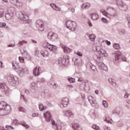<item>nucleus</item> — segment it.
<instances>
[{
	"label": "nucleus",
	"instance_id": "16",
	"mask_svg": "<svg viewBox=\"0 0 130 130\" xmlns=\"http://www.w3.org/2000/svg\"><path fill=\"white\" fill-rule=\"evenodd\" d=\"M63 113L64 116H67L68 117H74V115H73V113L70 110L63 111Z\"/></svg>",
	"mask_w": 130,
	"mask_h": 130
},
{
	"label": "nucleus",
	"instance_id": "63",
	"mask_svg": "<svg viewBox=\"0 0 130 130\" xmlns=\"http://www.w3.org/2000/svg\"><path fill=\"white\" fill-rule=\"evenodd\" d=\"M19 111H24V108L21 107L19 108Z\"/></svg>",
	"mask_w": 130,
	"mask_h": 130
},
{
	"label": "nucleus",
	"instance_id": "46",
	"mask_svg": "<svg viewBox=\"0 0 130 130\" xmlns=\"http://www.w3.org/2000/svg\"><path fill=\"white\" fill-rule=\"evenodd\" d=\"M68 80L71 83H74V82H75V78H68Z\"/></svg>",
	"mask_w": 130,
	"mask_h": 130
},
{
	"label": "nucleus",
	"instance_id": "32",
	"mask_svg": "<svg viewBox=\"0 0 130 130\" xmlns=\"http://www.w3.org/2000/svg\"><path fill=\"white\" fill-rule=\"evenodd\" d=\"M58 35L56 33L54 32V35H53V37L51 40H52V41H55L56 39H58Z\"/></svg>",
	"mask_w": 130,
	"mask_h": 130
},
{
	"label": "nucleus",
	"instance_id": "47",
	"mask_svg": "<svg viewBox=\"0 0 130 130\" xmlns=\"http://www.w3.org/2000/svg\"><path fill=\"white\" fill-rule=\"evenodd\" d=\"M92 128H93V129L98 130L99 129V126H97V125H93Z\"/></svg>",
	"mask_w": 130,
	"mask_h": 130
},
{
	"label": "nucleus",
	"instance_id": "59",
	"mask_svg": "<svg viewBox=\"0 0 130 130\" xmlns=\"http://www.w3.org/2000/svg\"><path fill=\"white\" fill-rule=\"evenodd\" d=\"M25 94H27V95H29V93H30V92L28 90H25Z\"/></svg>",
	"mask_w": 130,
	"mask_h": 130
},
{
	"label": "nucleus",
	"instance_id": "6",
	"mask_svg": "<svg viewBox=\"0 0 130 130\" xmlns=\"http://www.w3.org/2000/svg\"><path fill=\"white\" fill-rule=\"evenodd\" d=\"M5 78L11 85H18L19 84V80L17 77H14L13 75H7L5 76Z\"/></svg>",
	"mask_w": 130,
	"mask_h": 130
},
{
	"label": "nucleus",
	"instance_id": "26",
	"mask_svg": "<svg viewBox=\"0 0 130 130\" xmlns=\"http://www.w3.org/2000/svg\"><path fill=\"white\" fill-rule=\"evenodd\" d=\"M23 56H24V57L28 60L31 59V56H30V54H29L27 52H24L23 53Z\"/></svg>",
	"mask_w": 130,
	"mask_h": 130
},
{
	"label": "nucleus",
	"instance_id": "55",
	"mask_svg": "<svg viewBox=\"0 0 130 130\" xmlns=\"http://www.w3.org/2000/svg\"><path fill=\"white\" fill-rule=\"evenodd\" d=\"M6 128H11V129H14V128L12 126L6 125Z\"/></svg>",
	"mask_w": 130,
	"mask_h": 130
},
{
	"label": "nucleus",
	"instance_id": "51",
	"mask_svg": "<svg viewBox=\"0 0 130 130\" xmlns=\"http://www.w3.org/2000/svg\"><path fill=\"white\" fill-rule=\"evenodd\" d=\"M20 98L23 99L24 101H27V99H26V98H25V96L22 94H21Z\"/></svg>",
	"mask_w": 130,
	"mask_h": 130
},
{
	"label": "nucleus",
	"instance_id": "17",
	"mask_svg": "<svg viewBox=\"0 0 130 130\" xmlns=\"http://www.w3.org/2000/svg\"><path fill=\"white\" fill-rule=\"evenodd\" d=\"M40 72H41V68L39 67L38 68V72H37V67L34 70L33 75H34V76H39L40 75Z\"/></svg>",
	"mask_w": 130,
	"mask_h": 130
},
{
	"label": "nucleus",
	"instance_id": "53",
	"mask_svg": "<svg viewBox=\"0 0 130 130\" xmlns=\"http://www.w3.org/2000/svg\"><path fill=\"white\" fill-rule=\"evenodd\" d=\"M69 10L71 11L72 12V13H75V8H69Z\"/></svg>",
	"mask_w": 130,
	"mask_h": 130
},
{
	"label": "nucleus",
	"instance_id": "8",
	"mask_svg": "<svg viewBox=\"0 0 130 130\" xmlns=\"http://www.w3.org/2000/svg\"><path fill=\"white\" fill-rule=\"evenodd\" d=\"M36 26L39 31H41L42 32V31H44V25L43 24V22L41 20L39 19L37 20L36 22Z\"/></svg>",
	"mask_w": 130,
	"mask_h": 130
},
{
	"label": "nucleus",
	"instance_id": "36",
	"mask_svg": "<svg viewBox=\"0 0 130 130\" xmlns=\"http://www.w3.org/2000/svg\"><path fill=\"white\" fill-rule=\"evenodd\" d=\"M15 10H16L15 9V8L11 7V8L9 9L8 12L9 13H11V14H13L14 15V13L15 12Z\"/></svg>",
	"mask_w": 130,
	"mask_h": 130
},
{
	"label": "nucleus",
	"instance_id": "52",
	"mask_svg": "<svg viewBox=\"0 0 130 130\" xmlns=\"http://www.w3.org/2000/svg\"><path fill=\"white\" fill-rule=\"evenodd\" d=\"M76 53L77 55H78V56H83V54L81 52H77Z\"/></svg>",
	"mask_w": 130,
	"mask_h": 130
},
{
	"label": "nucleus",
	"instance_id": "27",
	"mask_svg": "<svg viewBox=\"0 0 130 130\" xmlns=\"http://www.w3.org/2000/svg\"><path fill=\"white\" fill-rule=\"evenodd\" d=\"M80 127V125L78 123H74L72 124V128L74 130L78 129Z\"/></svg>",
	"mask_w": 130,
	"mask_h": 130
},
{
	"label": "nucleus",
	"instance_id": "39",
	"mask_svg": "<svg viewBox=\"0 0 130 130\" xmlns=\"http://www.w3.org/2000/svg\"><path fill=\"white\" fill-rule=\"evenodd\" d=\"M41 54L44 57H45V56H47V55H48V51L45 50L43 52V53H41Z\"/></svg>",
	"mask_w": 130,
	"mask_h": 130
},
{
	"label": "nucleus",
	"instance_id": "1",
	"mask_svg": "<svg viewBox=\"0 0 130 130\" xmlns=\"http://www.w3.org/2000/svg\"><path fill=\"white\" fill-rule=\"evenodd\" d=\"M11 106L5 102L0 103V115L4 116L11 112Z\"/></svg>",
	"mask_w": 130,
	"mask_h": 130
},
{
	"label": "nucleus",
	"instance_id": "24",
	"mask_svg": "<svg viewBox=\"0 0 130 130\" xmlns=\"http://www.w3.org/2000/svg\"><path fill=\"white\" fill-rule=\"evenodd\" d=\"M90 6H91L90 3H84L82 4L81 8L82 9H89V8H90Z\"/></svg>",
	"mask_w": 130,
	"mask_h": 130
},
{
	"label": "nucleus",
	"instance_id": "33",
	"mask_svg": "<svg viewBox=\"0 0 130 130\" xmlns=\"http://www.w3.org/2000/svg\"><path fill=\"white\" fill-rule=\"evenodd\" d=\"M20 72V73H26V71H28V69L27 68H22L21 67L19 66V69H17Z\"/></svg>",
	"mask_w": 130,
	"mask_h": 130
},
{
	"label": "nucleus",
	"instance_id": "49",
	"mask_svg": "<svg viewBox=\"0 0 130 130\" xmlns=\"http://www.w3.org/2000/svg\"><path fill=\"white\" fill-rule=\"evenodd\" d=\"M19 60L20 61V62H24V57L19 56Z\"/></svg>",
	"mask_w": 130,
	"mask_h": 130
},
{
	"label": "nucleus",
	"instance_id": "41",
	"mask_svg": "<svg viewBox=\"0 0 130 130\" xmlns=\"http://www.w3.org/2000/svg\"><path fill=\"white\" fill-rule=\"evenodd\" d=\"M28 43V42L26 41H19V44H20V45H24V44H27Z\"/></svg>",
	"mask_w": 130,
	"mask_h": 130
},
{
	"label": "nucleus",
	"instance_id": "50",
	"mask_svg": "<svg viewBox=\"0 0 130 130\" xmlns=\"http://www.w3.org/2000/svg\"><path fill=\"white\" fill-rule=\"evenodd\" d=\"M19 123H18V120L17 119H15L13 121V124L14 125H17Z\"/></svg>",
	"mask_w": 130,
	"mask_h": 130
},
{
	"label": "nucleus",
	"instance_id": "25",
	"mask_svg": "<svg viewBox=\"0 0 130 130\" xmlns=\"http://www.w3.org/2000/svg\"><path fill=\"white\" fill-rule=\"evenodd\" d=\"M39 107L41 111H43V110L47 109V107L46 106H44L42 104H40Z\"/></svg>",
	"mask_w": 130,
	"mask_h": 130
},
{
	"label": "nucleus",
	"instance_id": "18",
	"mask_svg": "<svg viewBox=\"0 0 130 130\" xmlns=\"http://www.w3.org/2000/svg\"><path fill=\"white\" fill-rule=\"evenodd\" d=\"M14 1H15L17 6H18L19 7H22V6H23V2H22V1L21 0H10V1L12 4H13V5H15V3L14 2Z\"/></svg>",
	"mask_w": 130,
	"mask_h": 130
},
{
	"label": "nucleus",
	"instance_id": "61",
	"mask_svg": "<svg viewBox=\"0 0 130 130\" xmlns=\"http://www.w3.org/2000/svg\"><path fill=\"white\" fill-rule=\"evenodd\" d=\"M78 82H83V78H79L78 80Z\"/></svg>",
	"mask_w": 130,
	"mask_h": 130
},
{
	"label": "nucleus",
	"instance_id": "12",
	"mask_svg": "<svg viewBox=\"0 0 130 130\" xmlns=\"http://www.w3.org/2000/svg\"><path fill=\"white\" fill-rule=\"evenodd\" d=\"M88 99L90 103L91 104L92 106H93V107H96V106L98 105L96 100H95V99H94L93 97L89 96L88 97Z\"/></svg>",
	"mask_w": 130,
	"mask_h": 130
},
{
	"label": "nucleus",
	"instance_id": "60",
	"mask_svg": "<svg viewBox=\"0 0 130 130\" xmlns=\"http://www.w3.org/2000/svg\"><path fill=\"white\" fill-rule=\"evenodd\" d=\"M38 12H39V10L38 9H36L35 10V14H38Z\"/></svg>",
	"mask_w": 130,
	"mask_h": 130
},
{
	"label": "nucleus",
	"instance_id": "21",
	"mask_svg": "<svg viewBox=\"0 0 130 130\" xmlns=\"http://www.w3.org/2000/svg\"><path fill=\"white\" fill-rule=\"evenodd\" d=\"M112 114H115L116 113L117 115H120L121 114V110L119 108H116L115 110H113L112 112Z\"/></svg>",
	"mask_w": 130,
	"mask_h": 130
},
{
	"label": "nucleus",
	"instance_id": "44",
	"mask_svg": "<svg viewBox=\"0 0 130 130\" xmlns=\"http://www.w3.org/2000/svg\"><path fill=\"white\" fill-rule=\"evenodd\" d=\"M125 34V29H121L119 32L120 35H124Z\"/></svg>",
	"mask_w": 130,
	"mask_h": 130
},
{
	"label": "nucleus",
	"instance_id": "2",
	"mask_svg": "<svg viewBox=\"0 0 130 130\" xmlns=\"http://www.w3.org/2000/svg\"><path fill=\"white\" fill-rule=\"evenodd\" d=\"M44 116L45 117L46 120L47 121V122H49V121L51 120L52 124L53 125V127L55 130H61V127L58 126L57 124L55 123L54 119L52 118L51 114H50V112H47L45 113H44Z\"/></svg>",
	"mask_w": 130,
	"mask_h": 130
},
{
	"label": "nucleus",
	"instance_id": "28",
	"mask_svg": "<svg viewBox=\"0 0 130 130\" xmlns=\"http://www.w3.org/2000/svg\"><path fill=\"white\" fill-rule=\"evenodd\" d=\"M30 87L32 90H36V88H37V85L35 82H32L30 84Z\"/></svg>",
	"mask_w": 130,
	"mask_h": 130
},
{
	"label": "nucleus",
	"instance_id": "20",
	"mask_svg": "<svg viewBox=\"0 0 130 130\" xmlns=\"http://www.w3.org/2000/svg\"><path fill=\"white\" fill-rule=\"evenodd\" d=\"M13 16L14 14L13 13L8 12L7 14H5V18L6 20H12Z\"/></svg>",
	"mask_w": 130,
	"mask_h": 130
},
{
	"label": "nucleus",
	"instance_id": "37",
	"mask_svg": "<svg viewBox=\"0 0 130 130\" xmlns=\"http://www.w3.org/2000/svg\"><path fill=\"white\" fill-rule=\"evenodd\" d=\"M113 47L115 49H119L120 48V45L118 43H114Z\"/></svg>",
	"mask_w": 130,
	"mask_h": 130
},
{
	"label": "nucleus",
	"instance_id": "19",
	"mask_svg": "<svg viewBox=\"0 0 130 130\" xmlns=\"http://www.w3.org/2000/svg\"><path fill=\"white\" fill-rule=\"evenodd\" d=\"M50 6L52 9H53L54 11H57V12H59L60 11V8L58 7L55 4L51 3Z\"/></svg>",
	"mask_w": 130,
	"mask_h": 130
},
{
	"label": "nucleus",
	"instance_id": "42",
	"mask_svg": "<svg viewBox=\"0 0 130 130\" xmlns=\"http://www.w3.org/2000/svg\"><path fill=\"white\" fill-rule=\"evenodd\" d=\"M103 104L104 105L105 107L107 108L108 107V102L106 101H103Z\"/></svg>",
	"mask_w": 130,
	"mask_h": 130
},
{
	"label": "nucleus",
	"instance_id": "31",
	"mask_svg": "<svg viewBox=\"0 0 130 130\" xmlns=\"http://www.w3.org/2000/svg\"><path fill=\"white\" fill-rule=\"evenodd\" d=\"M0 27L5 28L6 29H8V28H9V27L7 26V23L5 22H0Z\"/></svg>",
	"mask_w": 130,
	"mask_h": 130
},
{
	"label": "nucleus",
	"instance_id": "64",
	"mask_svg": "<svg viewBox=\"0 0 130 130\" xmlns=\"http://www.w3.org/2000/svg\"><path fill=\"white\" fill-rule=\"evenodd\" d=\"M35 54L36 55H38L39 54V50H36L35 52Z\"/></svg>",
	"mask_w": 130,
	"mask_h": 130
},
{
	"label": "nucleus",
	"instance_id": "10",
	"mask_svg": "<svg viewBox=\"0 0 130 130\" xmlns=\"http://www.w3.org/2000/svg\"><path fill=\"white\" fill-rule=\"evenodd\" d=\"M1 89L2 92L4 93L5 95H7L8 93H9V87L6 85L5 83H1Z\"/></svg>",
	"mask_w": 130,
	"mask_h": 130
},
{
	"label": "nucleus",
	"instance_id": "30",
	"mask_svg": "<svg viewBox=\"0 0 130 130\" xmlns=\"http://www.w3.org/2000/svg\"><path fill=\"white\" fill-rule=\"evenodd\" d=\"M20 124H21L22 126H24L26 129H28L29 127H30L29 125H28V124H27L24 121L20 122Z\"/></svg>",
	"mask_w": 130,
	"mask_h": 130
},
{
	"label": "nucleus",
	"instance_id": "56",
	"mask_svg": "<svg viewBox=\"0 0 130 130\" xmlns=\"http://www.w3.org/2000/svg\"><path fill=\"white\" fill-rule=\"evenodd\" d=\"M8 47H15V45L13 44H10L8 45Z\"/></svg>",
	"mask_w": 130,
	"mask_h": 130
},
{
	"label": "nucleus",
	"instance_id": "43",
	"mask_svg": "<svg viewBox=\"0 0 130 130\" xmlns=\"http://www.w3.org/2000/svg\"><path fill=\"white\" fill-rule=\"evenodd\" d=\"M44 47L45 48H48L49 49V48H51V47L48 45V43H46L44 44Z\"/></svg>",
	"mask_w": 130,
	"mask_h": 130
},
{
	"label": "nucleus",
	"instance_id": "58",
	"mask_svg": "<svg viewBox=\"0 0 130 130\" xmlns=\"http://www.w3.org/2000/svg\"><path fill=\"white\" fill-rule=\"evenodd\" d=\"M106 44H107V45H110V44H111V42H110V41H106Z\"/></svg>",
	"mask_w": 130,
	"mask_h": 130
},
{
	"label": "nucleus",
	"instance_id": "54",
	"mask_svg": "<svg viewBox=\"0 0 130 130\" xmlns=\"http://www.w3.org/2000/svg\"><path fill=\"white\" fill-rule=\"evenodd\" d=\"M67 87L69 90H72V89H73V85H67Z\"/></svg>",
	"mask_w": 130,
	"mask_h": 130
},
{
	"label": "nucleus",
	"instance_id": "48",
	"mask_svg": "<svg viewBox=\"0 0 130 130\" xmlns=\"http://www.w3.org/2000/svg\"><path fill=\"white\" fill-rule=\"evenodd\" d=\"M127 25L128 27L130 28V17H127Z\"/></svg>",
	"mask_w": 130,
	"mask_h": 130
},
{
	"label": "nucleus",
	"instance_id": "35",
	"mask_svg": "<svg viewBox=\"0 0 130 130\" xmlns=\"http://www.w3.org/2000/svg\"><path fill=\"white\" fill-rule=\"evenodd\" d=\"M108 81L109 83H110V84H111V85L113 86V87H115L116 84L115 83L114 81H113V79H112V78H109L108 79Z\"/></svg>",
	"mask_w": 130,
	"mask_h": 130
},
{
	"label": "nucleus",
	"instance_id": "23",
	"mask_svg": "<svg viewBox=\"0 0 130 130\" xmlns=\"http://www.w3.org/2000/svg\"><path fill=\"white\" fill-rule=\"evenodd\" d=\"M98 18H99V15L96 13H93L91 15V19L94 21L98 20Z\"/></svg>",
	"mask_w": 130,
	"mask_h": 130
},
{
	"label": "nucleus",
	"instance_id": "29",
	"mask_svg": "<svg viewBox=\"0 0 130 130\" xmlns=\"http://www.w3.org/2000/svg\"><path fill=\"white\" fill-rule=\"evenodd\" d=\"M54 34V32L52 31L49 32L47 35L48 39H49L50 40H51Z\"/></svg>",
	"mask_w": 130,
	"mask_h": 130
},
{
	"label": "nucleus",
	"instance_id": "5",
	"mask_svg": "<svg viewBox=\"0 0 130 130\" xmlns=\"http://www.w3.org/2000/svg\"><path fill=\"white\" fill-rule=\"evenodd\" d=\"M101 12L103 15H104V16L107 17V18H110V17H116V16H117L116 10L114 9H111L110 10V13H108V12H107L106 10L103 9L101 10Z\"/></svg>",
	"mask_w": 130,
	"mask_h": 130
},
{
	"label": "nucleus",
	"instance_id": "4",
	"mask_svg": "<svg viewBox=\"0 0 130 130\" xmlns=\"http://www.w3.org/2000/svg\"><path fill=\"white\" fill-rule=\"evenodd\" d=\"M20 19L23 21L24 24H30L31 20L29 19V13L27 11H23L20 13Z\"/></svg>",
	"mask_w": 130,
	"mask_h": 130
},
{
	"label": "nucleus",
	"instance_id": "15",
	"mask_svg": "<svg viewBox=\"0 0 130 130\" xmlns=\"http://www.w3.org/2000/svg\"><path fill=\"white\" fill-rule=\"evenodd\" d=\"M62 48L64 53H70V52H72V51H73V50H72V49H70L68 47V46L66 45H62Z\"/></svg>",
	"mask_w": 130,
	"mask_h": 130
},
{
	"label": "nucleus",
	"instance_id": "45",
	"mask_svg": "<svg viewBox=\"0 0 130 130\" xmlns=\"http://www.w3.org/2000/svg\"><path fill=\"white\" fill-rule=\"evenodd\" d=\"M102 22L103 23H105L106 24H107V23H108V21L105 18H102Z\"/></svg>",
	"mask_w": 130,
	"mask_h": 130
},
{
	"label": "nucleus",
	"instance_id": "9",
	"mask_svg": "<svg viewBox=\"0 0 130 130\" xmlns=\"http://www.w3.org/2000/svg\"><path fill=\"white\" fill-rule=\"evenodd\" d=\"M66 26L68 29H72V28L77 27V23L72 20H68L66 21Z\"/></svg>",
	"mask_w": 130,
	"mask_h": 130
},
{
	"label": "nucleus",
	"instance_id": "62",
	"mask_svg": "<svg viewBox=\"0 0 130 130\" xmlns=\"http://www.w3.org/2000/svg\"><path fill=\"white\" fill-rule=\"evenodd\" d=\"M35 116H38V114L33 113L32 114V117H35Z\"/></svg>",
	"mask_w": 130,
	"mask_h": 130
},
{
	"label": "nucleus",
	"instance_id": "57",
	"mask_svg": "<svg viewBox=\"0 0 130 130\" xmlns=\"http://www.w3.org/2000/svg\"><path fill=\"white\" fill-rule=\"evenodd\" d=\"M124 98H128V93H127V92H126L124 95Z\"/></svg>",
	"mask_w": 130,
	"mask_h": 130
},
{
	"label": "nucleus",
	"instance_id": "14",
	"mask_svg": "<svg viewBox=\"0 0 130 130\" xmlns=\"http://www.w3.org/2000/svg\"><path fill=\"white\" fill-rule=\"evenodd\" d=\"M61 103L63 107H67L69 104V98H63L61 101Z\"/></svg>",
	"mask_w": 130,
	"mask_h": 130
},
{
	"label": "nucleus",
	"instance_id": "7",
	"mask_svg": "<svg viewBox=\"0 0 130 130\" xmlns=\"http://www.w3.org/2000/svg\"><path fill=\"white\" fill-rule=\"evenodd\" d=\"M69 58H70V57L69 56H67L64 58L59 57L58 59L57 62L58 64H68V63L70 62V60L69 59Z\"/></svg>",
	"mask_w": 130,
	"mask_h": 130
},
{
	"label": "nucleus",
	"instance_id": "11",
	"mask_svg": "<svg viewBox=\"0 0 130 130\" xmlns=\"http://www.w3.org/2000/svg\"><path fill=\"white\" fill-rule=\"evenodd\" d=\"M96 50L99 53L100 55L102 56H108V54L106 53V51L102 48H99V47H96Z\"/></svg>",
	"mask_w": 130,
	"mask_h": 130
},
{
	"label": "nucleus",
	"instance_id": "13",
	"mask_svg": "<svg viewBox=\"0 0 130 130\" xmlns=\"http://www.w3.org/2000/svg\"><path fill=\"white\" fill-rule=\"evenodd\" d=\"M121 55V53H120V51L116 52L114 54V62H117L118 60H119V58H120V56Z\"/></svg>",
	"mask_w": 130,
	"mask_h": 130
},
{
	"label": "nucleus",
	"instance_id": "3",
	"mask_svg": "<svg viewBox=\"0 0 130 130\" xmlns=\"http://www.w3.org/2000/svg\"><path fill=\"white\" fill-rule=\"evenodd\" d=\"M93 58L96 61V63L98 65L99 68H101V69L103 71H107V66H106L103 62L100 61V60H102L101 57L100 56H98L97 54H94Z\"/></svg>",
	"mask_w": 130,
	"mask_h": 130
},
{
	"label": "nucleus",
	"instance_id": "34",
	"mask_svg": "<svg viewBox=\"0 0 130 130\" xmlns=\"http://www.w3.org/2000/svg\"><path fill=\"white\" fill-rule=\"evenodd\" d=\"M95 35H89L88 38L90 39V41H95Z\"/></svg>",
	"mask_w": 130,
	"mask_h": 130
},
{
	"label": "nucleus",
	"instance_id": "40",
	"mask_svg": "<svg viewBox=\"0 0 130 130\" xmlns=\"http://www.w3.org/2000/svg\"><path fill=\"white\" fill-rule=\"evenodd\" d=\"M5 14V10L3 9H0V18L2 17H4V15Z\"/></svg>",
	"mask_w": 130,
	"mask_h": 130
},
{
	"label": "nucleus",
	"instance_id": "38",
	"mask_svg": "<svg viewBox=\"0 0 130 130\" xmlns=\"http://www.w3.org/2000/svg\"><path fill=\"white\" fill-rule=\"evenodd\" d=\"M117 6H119L120 7H122L123 5V2L121 0H118L117 1Z\"/></svg>",
	"mask_w": 130,
	"mask_h": 130
},
{
	"label": "nucleus",
	"instance_id": "22",
	"mask_svg": "<svg viewBox=\"0 0 130 130\" xmlns=\"http://www.w3.org/2000/svg\"><path fill=\"white\" fill-rule=\"evenodd\" d=\"M13 68L14 70H17L20 69V64L16 62H14L12 63Z\"/></svg>",
	"mask_w": 130,
	"mask_h": 130
}]
</instances>
